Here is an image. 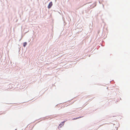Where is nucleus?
I'll use <instances>...</instances> for the list:
<instances>
[{"label": "nucleus", "instance_id": "f257e3e1", "mask_svg": "<svg viewBox=\"0 0 130 130\" xmlns=\"http://www.w3.org/2000/svg\"><path fill=\"white\" fill-rule=\"evenodd\" d=\"M65 121H64L63 122H61L60 123L59 126V127H61V126H63L64 125V124L65 122Z\"/></svg>", "mask_w": 130, "mask_h": 130}, {"label": "nucleus", "instance_id": "f03ea898", "mask_svg": "<svg viewBox=\"0 0 130 130\" xmlns=\"http://www.w3.org/2000/svg\"><path fill=\"white\" fill-rule=\"evenodd\" d=\"M52 5V2H51L49 4L48 8V9L50 8Z\"/></svg>", "mask_w": 130, "mask_h": 130}, {"label": "nucleus", "instance_id": "7ed1b4c3", "mask_svg": "<svg viewBox=\"0 0 130 130\" xmlns=\"http://www.w3.org/2000/svg\"><path fill=\"white\" fill-rule=\"evenodd\" d=\"M27 44V43L26 42H24L23 43V45L24 47H25V46Z\"/></svg>", "mask_w": 130, "mask_h": 130}, {"label": "nucleus", "instance_id": "20e7f679", "mask_svg": "<svg viewBox=\"0 0 130 130\" xmlns=\"http://www.w3.org/2000/svg\"><path fill=\"white\" fill-rule=\"evenodd\" d=\"M81 117H78V118H73V119H72V120H76V119H78V118H81Z\"/></svg>", "mask_w": 130, "mask_h": 130}]
</instances>
